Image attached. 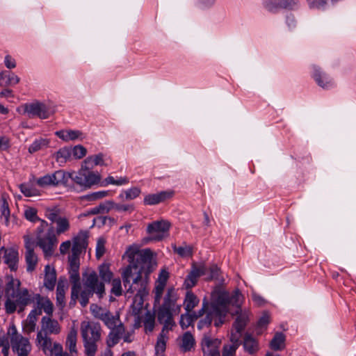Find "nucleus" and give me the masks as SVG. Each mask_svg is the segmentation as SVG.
I'll return each instance as SVG.
<instances>
[{"label":"nucleus","mask_w":356,"mask_h":356,"mask_svg":"<svg viewBox=\"0 0 356 356\" xmlns=\"http://www.w3.org/2000/svg\"><path fill=\"white\" fill-rule=\"evenodd\" d=\"M86 149L82 145H76L72 149V154L76 159H81L86 156Z\"/></svg>","instance_id":"774afa93"},{"label":"nucleus","mask_w":356,"mask_h":356,"mask_svg":"<svg viewBox=\"0 0 356 356\" xmlns=\"http://www.w3.org/2000/svg\"><path fill=\"white\" fill-rule=\"evenodd\" d=\"M44 286L49 290H54L56 282V273L54 268H51L49 265L44 268Z\"/></svg>","instance_id":"4be33fe9"},{"label":"nucleus","mask_w":356,"mask_h":356,"mask_svg":"<svg viewBox=\"0 0 356 356\" xmlns=\"http://www.w3.org/2000/svg\"><path fill=\"white\" fill-rule=\"evenodd\" d=\"M13 332L10 337V345L14 353H16L18 356H28L31 350V346L29 340L24 337L22 334H18L15 327L13 325L12 327Z\"/></svg>","instance_id":"1a4fd4ad"},{"label":"nucleus","mask_w":356,"mask_h":356,"mask_svg":"<svg viewBox=\"0 0 356 356\" xmlns=\"http://www.w3.org/2000/svg\"><path fill=\"white\" fill-rule=\"evenodd\" d=\"M109 211L110 206L108 204V202H106L105 203H101L98 206L90 209L88 213L92 215H96L99 213H108Z\"/></svg>","instance_id":"3c124183"},{"label":"nucleus","mask_w":356,"mask_h":356,"mask_svg":"<svg viewBox=\"0 0 356 356\" xmlns=\"http://www.w3.org/2000/svg\"><path fill=\"white\" fill-rule=\"evenodd\" d=\"M56 135L60 139L65 141L74 140L78 138L81 135V132L76 130H60L56 132Z\"/></svg>","instance_id":"2f4dec72"},{"label":"nucleus","mask_w":356,"mask_h":356,"mask_svg":"<svg viewBox=\"0 0 356 356\" xmlns=\"http://www.w3.org/2000/svg\"><path fill=\"white\" fill-rule=\"evenodd\" d=\"M221 341L204 334L202 340V350L205 356H220L219 348Z\"/></svg>","instance_id":"f8f14e48"},{"label":"nucleus","mask_w":356,"mask_h":356,"mask_svg":"<svg viewBox=\"0 0 356 356\" xmlns=\"http://www.w3.org/2000/svg\"><path fill=\"white\" fill-rule=\"evenodd\" d=\"M241 297H242V294L238 289L234 291L231 295L228 293L229 305H232L234 306L240 307Z\"/></svg>","instance_id":"6e6d98bb"},{"label":"nucleus","mask_w":356,"mask_h":356,"mask_svg":"<svg viewBox=\"0 0 356 356\" xmlns=\"http://www.w3.org/2000/svg\"><path fill=\"white\" fill-rule=\"evenodd\" d=\"M144 267H141L137 271L132 270L131 266H127L122 274L123 284L127 289V293H136V298L141 300L148 294L147 284L148 277H143Z\"/></svg>","instance_id":"7ed1b4c3"},{"label":"nucleus","mask_w":356,"mask_h":356,"mask_svg":"<svg viewBox=\"0 0 356 356\" xmlns=\"http://www.w3.org/2000/svg\"><path fill=\"white\" fill-rule=\"evenodd\" d=\"M195 343V339L192 334L189 332H186L181 337L180 348L183 352H188L194 347Z\"/></svg>","instance_id":"7c9ffc66"},{"label":"nucleus","mask_w":356,"mask_h":356,"mask_svg":"<svg viewBox=\"0 0 356 356\" xmlns=\"http://www.w3.org/2000/svg\"><path fill=\"white\" fill-rule=\"evenodd\" d=\"M38 316L35 311H31L24 323L23 330L25 333L29 334L35 331Z\"/></svg>","instance_id":"cd10ccee"},{"label":"nucleus","mask_w":356,"mask_h":356,"mask_svg":"<svg viewBox=\"0 0 356 356\" xmlns=\"http://www.w3.org/2000/svg\"><path fill=\"white\" fill-rule=\"evenodd\" d=\"M98 270L101 281L104 283L111 281L113 274L110 270L109 264H102L99 266Z\"/></svg>","instance_id":"473e14b6"},{"label":"nucleus","mask_w":356,"mask_h":356,"mask_svg":"<svg viewBox=\"0 0 356 356\" xmlns=\"http://www.w3.org/2000/svg\"><path fill=\"white\" fill-rule=\"evenodd\" d=\"M21 193L26 197H30L40 195V191L33 186L29 185L26 183L21 184L19 186Z\"/></svg>","instance_id":"58836bf2"},{"label":"nucleus","mask_w":356,"mask_h":356,"mask_svg":"<svg viewBox=\"0 0 356 356\" xmlns=\"http://www.w3.org/2000/svg\"><path fill=\"white\" fill-rule=\"evenodd\" d=\"M24 111L29 118L38 117L40 119H47L50 116V111L44 104L40 102L31 103L24 106Z\"/></svg>","instance_id":"9b49d317"},{"label":"nucleus","mask_w":356,"mask_h":356,"mask_svg":"<svg viewBox=\"0 0 356 356\" xmlns=\"http://www.w3.org/2000/svg\"><path fill=\"white\" fill-rule=\"evenodd\" d=\"M77 333L75 330H71L67 337L65 346L71 353H76Z\"/></svg>","instance_id":"f704fd0d"},{"label":"nucleus","mask_w":356,"mask_h":356,"mask_svg":"<svg viewBox=\"0 0 356 356\" xmlns=\"http://www.w3.org/2000/svg\"><path fill=\"white\" fill-rule=\"evenodd\" d=\"M207 274L206 275L205 280L210 281L213 280H218L220 275V268L216 265H212L209 268H207Z\"/></svg>","instance_id":"603ef678"},{"label":"nucleus","mask_w":356,"mask_h":356,"mask_svg":"<svg viewBox=\"0 0 356 356\" xmlns=\"http://www.w3.org/2000/svg\"><path fill=\"white\" fill-rule=\"evenodd\" d=\"M238 348L236 345H225L222 349V356H235Z\"/></svg>","instance_id":"338daca9"},{"label":"nucleus","mask_w":356,"mask_h":356,"mask_svg":"<svg viewBox=\"0 0 356 356\" xmlns=\"http://www.w3.org/2000/svg\"><path fill=\"white\" fill-rule=\"evenodd\" d=\"M36 341L40 344L44 353H47V351L51 353H52V342L47 335L44 334L42 332H38Z\"/></svg>","instance_id":"c756f323"},{"label":"nucleus","mask_w":356,"mask_h":356,"mask_svg":"<svg viewBox=\"0 0 356 356\" xmlns=\"http://www.w3.org/2000/svg\"><path fill=\"white\" fill-rule=\"evenodd\" d=\"M104 182L105 185L113 184L116 186H122L127 184L129 182V179L127 177H120L115 179L113 177L108 176L104 179Z\"/></svg>","instance_id":"49530a36"},{"label":"nucleus","mask_w":356,"mask_h":356,"mask_svg":"<svg viewBox=\"0 0 356 356\" xmlns=\"http://www.w3.org/2000/svg\"><path fill=\"white\" fill-rule=\"evenodd\" d=\"M166 348V341L165 340L164 332L159 334L155 346V350L156 354L163 353Z\"/></svg>","instance_id":"5fc2aeb1"},{"label":"nucleus","mask_w":356,"mask_h":356,"mask_svg":"<svg viewBox=\"0 0 356 356\" xmlns=\"http://www.w3.org/2000/svg\"><path fill=\"white\" fill-rule=\"evenodd\" d=\"M1 216L5 218L6 224L8 225L9 222L10 211L8 202L4 197H2L1 199Z\"/></svg>","instance_id":"09e8293b"},{"label":"nucleus","mask_w":356,"mask_h":356,"mask_svg":"<svg viewBox=\"0 0 356 356\" xmlns=\"http://www.w3.org/2000/svg\"><path fill=\"white\" fill-rule=\"evenodd\" d=\"M37 244L42 250L46 257L51 256L58 241L53 227H51L44 236L37 235Z\"/></svg>","instance_id":"9d476101"},{"label":"nucleus","mask_w":356,"mask_h":356,"mask_svg":"<svg viewBox=\"0 0 356 356\" xmlns=\"http://www.w3.org/2000/svg\"><path fill=\"white\" fill-rule=\"evenodd\" d=\"M111 163L109 156L103 153L88 156L85 161V167L87 169L92 168L95 165H108Z\"/></svg>","instance_id":"6ab92c4d"},{"label":"nucleus","mask_w":356,"mask_h":356,"mask_svg":"<svg viewBox=\"0 0 356 356\" xmlns=\"http://www.w3.org/2000/svg\"><path fill=\"white\" fill-rule=\"evenodd\" d=\"M49 140L44 138H40L35 140L29 147V152L30 153L36 152L43 147H47Z\"/></svg>","instance_id":"37998d69"},{"label":"nucleus","mask_w":356,"mask_h":356,"mask_svg":"<svg viewBox=\"0 0 356 356\" xmlns=\"http://www.w3.org/2000/svg\"><path fill=\"white\" fill-rule=\"evenodd\" d=\"M65 283L59 280L56 288V301L58 305L62 306L65 305Z\"/></svg>","instance_id":"ea45409f"},{"label":"nucleus","mask_w":356,"mask_h":356,"mask_svg":"<svg viewBox=\"0 0 356 356\" xmlns=\"http://www.w3.org/2000/svg\"><path fill=\"white\" fill-rule=\"evenodd\" d=\"M72 151L68 147H63L60 149L54 155L56 161L60 163V165L65 163L70 159Z\"/></svg>","instance_id":"c9c22d12"},{"label":"nucleus","mask_w":356,"mask_h":356,"mask_svg":"<svg viewBox=\"0 0 356 356\" xmlns=\"http://www.w3.org/2000/svg\"><path fill=\"white\" fill-rule=\"evenodd\" d=\"M129 265L132 270L137 271L142 264L150 263L152 259V252L149 249L134 250L131 248L127 252Z\"/></svg>","instance_id":"0eeeda50"},{"label":"nucleus","mask_w":356,"mask_h":356,"mask_svg":"<svg viewBox=\"0 0 356 356\" xmlns=\"http://www.w3.org/2000/svg\"><path fill=\"white\" fill-rule=\"evenodd\" d=\"M69 274L72 287H75L76 289H81L79 271H69Z\"/></svg>","instance_id":"13d9d810"},{"label":"nucleus","mask_w":356,"mask_h":356,"mask_svg":"<svg viewBox=\"0 0 356 356\" xmlns=\"http://www.w3.org/2000/svg\"><path fill=\"white\" fill-rule=\"evenodd\" d=\"M264 7L269 12L275 13L282 8L281 0H265L264 3Z\"/></svg>","instance_id":"a18cd8bd"},{"label":"nucleus","mask_w":356,"mask_h":356,"mask_svg":"<svg viewBox=\"0 0 356 356\" xmlns=\"http://www.w3.org/2000/svg\"><path fill=\"white\" fill-rule=\"evenodd\" d=\"M124 331V327L121 322L119 324H116L114 327H111L108 336L107 346L111 348L116 345L122 337Z\"/></svg>","instance_id":"aec40b11"},{"label":"nucleus","mask_w":356,"mask_h":356,"mask_svg":"<svg viewBox=\"0 0 356 356\" xmlns=\"http://www.w3.org/2000/svg\"><path fill=\"white\" fill-rule=\"evenodd\" d=\"M56 234L60 235L70 229V222L67 218H60L56 222Z\"/></svg>","instance_id":"a19ab883"},{"label":"nucleus","mask_w":356,"mask_h":356,"mask_svg":"<svg viewBox=\"0 0 356 356\" xmlns=\"http://www.w3.org/2000/svg\"><path fill=\"white\" fill-rule=\"evenodd\" d=\"M313 70L312 77L320 87L327 89L334 85L332 79L321 67L314 65Z\"/></svg>","instance_id":"2eb2a0df"},{"label":"nucleus","mask_w":356,"mask_h":356,"mask_svg":"<svg viewBox=\"0 0 356 356\" xmlns=\"http://www.w3.org/2000/svg\"><path fill=\"white\" fill-rule=\"evenodd\" d=\"M71 176V173L65 172L62 170H57L52 173L51 177H53L54 186L59 185L68 186Z\"/></svg>","instance_id":"b1692460"},{"label":"nucleus","mask_w":356,"mask_h":356,"mask_svg":"<svg viewBox=\"0 0 356 356\" xmlns=\"http://www.w3.org/2000/svg\"><path fill=\"white\" fill-rule=\"evenodd\" d=\"M108 204L110 206V210L114 209L117 211H128L129 213L134 210V204H118L111 201H108Z\"/></svg>","instance_id":"c03bdc74"},{"label":"nucleus","mask_w":356,"mask_h":356,"mask_svg":"<svg viewBox=\"0 0 356 356\" xmlns=\"http://www.w3.org/2000/svg\"><path fill=\"white\" fill-rule=\"evenodd\" d=\"M174 252L182 257H191L193 255V248L190 245L177 247L172 246Z\"/></svg>","instance_id":"de8ad7c7"},{"label":"nucleus","mask_w":356,"mask_h":356,"mask_svg":"<svg viewBox=\"0 0 356 356\" xmlns=\"http://www.w3.org/2000/svg\"><path fill=\"white\" fill-rule=\"evenodd\" d=\"M207 267L204 265L196 266L193 264L191 270L186 276L184 280V286L186 289H191L196 285L198 278L200 276L206 275L207 274Z\"/></svg>","instance_id":"ddd939ff"},{"label":"nucleus","mask_w":356,"mask_h":356,"mask_svg":"<svg viewBox=\"0 0 356 356\" xmlns=\"http://www.w3.org/2000/svg\"><path fill=\"white\" fill-rule=\"evenodd\" d=\"M99 318L109 329L114 327L116 324L120 322V315L118 314L114 316L110 312L102 313Z\"/></svg>","instance_id":"c85d7f7f"},{"label":"nucleus","mask_w":356,"mask_h":356,"mask_svg":"<svg viewBox=\"0 0 356 356\" xmlns=\"http://www.w3.org/2000/svg\"><path fill=\"white\" fill-rule=\"evenodd\" d=\"M38 211L33 207H29L24 211V217L26 220L35 222L40 220V218L37 215Z\"/></svg>","instance_id":"864d4df0"},{"label":"nucleus","mask_w":356,"mask_h":356,"mask_svg":"<svg viewBox=\"0 0 356 356\" xmlns=\"http://www.w3.org/2000/svg\"><path fill=\"white\" fill-rule=\"evenodd\" d=\"M141 191L138 187H133L125 191V197L127 200H134L139 196Z\"/></svg>","instance_id":"e2e57ef3"},{"label":"nucleus","mask_w":356,"mask_h":356,"mask_svg":"<svg viewBox=\"0 0 356 356\" xmlns=\"http://www.w3.org/2000/svg\"><path fill=\"white\" fill-rule=\"evenodd\" d=\"M243 348L246 352L252 355L259 350V343L249 333H245L243 338Z\"/></svg>","instance_id":"5701e85b"},{"label":"nucleus","mask_w":356,"mask_h":356,"mask_svg":"<svg viewBox=\"0 0 356 356\" xmlns=\"http://www.w3.org/2000/svg\"><path fill=\"white\" fill-rule=\"evenodd\" d=\"M193 321L192 317L186 312V314H181L179 324L183 330L188 328Z\"/></svg>","instance_id":"0e129e2a"},{"label":"nucleus","mask_w":356,"mask_h":356,"mask_svg":"<svg viewBox=\"0 0 356 356\" xmlns=\"http://www.w3.org/2000/svg\"><path fill=\"white\" fill-rule=\"evenodd\" d=\"M46 300V297H43L38 293L33 294V302H32L36 303L37 308L33 309L32 311H35L36 314L38 316L42 314V307H43V305L44 302V301H43V300Z\"/></svg>","instance_id":"8fccbe9b"},{"label":"nucleus","mask_w":356,"mask_h":356,"mask_svg":"<svg viewBox=\"0 0 356 356\" xmlns=\"http://www.w3.org/2000/svg\"><path fill=\"white\" fill-rule=\"evenodd\" d=\"M36 184L40 187H46L49 186H54V182L53 181V177L51 175H46L43 177L38 178L36 180Z\"/></svg>","instance_id":"bf43d9fd"},{"label":"nucleus","mask_w":356,"mask_h":356,"mask_svg":"<svg viewBox=\"0 0 356 356\" xmlns=\"http://www.w3.org/2000/svg\"><path fill=\"white\" fill-rule=\"evenodd\" d=\"M175 193L172 191H163L158 193H150L145 196L144 205H156L172 198Z\"/></svg>","instance_id":"4468645a"},{"label":"nucleus","mask_w":356,"mask_h":356,"mask_svg":"<svg viewBox=\"0 0 356 356\" xmlns=\"http://www.w3.org/2000/svg\"><path fill=\"white\" fill-rule=\"evenodd\" d=\"M60 327L58 322L56 320L52 319L49 316H43L41 320V330L45 335L47 334H57L60 332Z\"/></svg>","instance_id":"dca6fc26"},{"label":"nucleus","mask_w":356,"mask_h":356,"mask_svg":"<svg viewBox=\"0 0 356 356\" xmlns=\"http://www.w3.org/2000/svg\"><path fill=\"white\" fill-rule=\"evenodd\" d=\"M25 248V260L26 263V270L28 272H32L35 270V266L38 264V257L34 252V245L31 242L26 241Z\"/></svg>","instance_id":"a211bd4d"},{"label":"nucleus","mask_w":356,"mask_h":356,"mask_svg":"<svg viewBox=\"0 0 356 356\" xmlns=\"http://www.w3.org/2000/svg\"><path fill=\"white\" fill-rule=\"evenodd\" d=\"M61 210L58 206L48 207L45 209L44 216L53 222H56L60 217Z\"/></svg>","instance_id":"4c0bfd02"},{"label":"nucleus","mask_w":356,"mask_h":356,"mask_svg":"<svg viewBox=\"0 0 356 356\" xmlns=\"http://www.w3.org/2000/svg\"><path fill=\"white\" fill-rule=\"evenodd\" d=\"M88 232L85 230H81L77 236L74 238L73 243L76 244L78 246L82 247L85 249L88 247Z\"/></svg>","instance_id":"e433bc0d"},{"label":"nucleus","mask_w":356,"mask_h":356,"mask_svg":"<svg viewBox=\"0 0 356 356\" xmlns=\"http://www.w3.org/2000/svg\"><path fill=\"white\" fill-rule=\"evenodd\" d=\"M155 319L154 316L148 314L144 321L145 328L147 331L152 332L154 327Z\"/></svg>","instance_id":"69168bd1"},{"label":"nucleus","mask_w":356,"mask_h":356,"mask_svg":"<svg viewBox=\"0 0 356 356\" xmlns=\"http://www.w3.org/2000/svg\"><path fill=\"white\" fill-rule=\"evenodd\" d=\"M88 170L81 169L78 172L71 173L70 179L82 188H90L92 185L98 184L101 177L99 175Z\"/></svg>","instance_id":"423d86ee"},{"label":"nucleus","mask_w":356,"mask_h":356,"mask_svg":"<svg viewBox=\"0 0 356 356\" xmlns=\"http://www.w3.org/2000/svg\"><path fill=\"white\" fill-rule=\"evenodd\" d=\"M249 322L248 314L245 312H241L233 323V328L236 332L242 333Z\"/></svg>","instance_id":"bb28decb"},{"label":"nucleus","mask_w":356,"mask_h":356,"mask_svg":"<svg viewBox=\"0 0 356 356\" xmlns=\"http://www.w3.org/2000/svg\"><path fill=\"white\" fill-rule=\"evenodd\" d=\"M111 285L112 288L111 290V293L114 294L116 296H120L122 295V282L120 278H115L111 280Z\"/></svg>","instance_id":"052dcab7"},{"label":"nucleus","mask_w":356,"mask_h":356,"mask_svg":"<svg viewBox=\"0 0 356 356\" xmlns=\"http://www.w3.org/2000/svg\"><path fill=\"white\" fill-rule=\"evenodd\" d=\"M0 251H3L4 262L8 265L11 271H16L18 268V252L13 248L7 249L5 247L0 248Z\"/></svg>","instance_id":"f3484780"},{"label":"nucleus","mask_w":356,"mask_h":356,"mask_svg":"<svg viewBox=\"0 0 356 356\" xmlns=\"http://www.w3.org/2000/svg\"><path fill=\"white\" fill-rule=\"evenodd\" d=\"M175 307V300L170 298H165L162 305L159 307L157 318L159 323L163 324L162 332L172 330L175 323L172 317V311Z\"/></svg>","instance_id":"39448f33"},{"label":"nucleus","mask_w":356,"mask_h":356,"mask_svg":"<svg viewBox=\"0 0 356 356\" xmlns=\"http://www.w3.org/2000/svg\"><path fill=\"white\" fill-rule=\"evenodd\" d=\"M83 289H81L80 305L85 307L89 303V299L96 294L99 299L106 295L105 284L101 281L97 272L86 269L82 273Z\"/></svg>","instance_id":"f03ea898"},{"label":"nucleus","mask_w":356,"mask_h":356,"mask_svg":"<svg viewBox=\"0 0 356 356\" xmlns=\"http://www.w3.org/2000/svg\"><path fill=\"white\" fill-rule=\"evenodd\" d=\"M17 282V288H19L20 282L19 280H16ZM15 280L12 277L10 280L6 284V289H5V293L6 296L8 298H15V294L19 291V289H15Z\"/></svg>","instance_id":"79ce46f5"},{"label":"nucleus","mask_w":356,"mask_h":356,"mask_svg":"<svg viewBox=\"0 0 356 356\" xmlns=\"http://www.w3.org/2000/svg\"><path fill=\"white\" fill-rule=\"evenodd\" d=\"M16 303L19 307V312H22L24 307L33 302V296L29 294L28 289H24L18 291L15 296Z\"/></svg>","instance_id":"412c9836"},{"label":"nucleus","mask_w":356,"mask_h":356,"mask_svg":"<svg viewBox=\"0 0 356 356\" xmlns=\"http://www.w3.org/2000/svg\"><path fill=\"white\" fill-rule=\"evenodd\" d=\"M200 300L191 291H187L184 301V309L187 313L191 312L197 305Z\"/></svg>","instance_id":"a878e982"},{"label":"nucleus","mask_w":356,"mask_h":356,"mask_svg":"<svg viewBox=\"0 0 356 356\" xmlns=\"http://www.w3.org/2000/svg\"><path fill=\"white\" fill-rule=\"evenodd\" d=\"M108 194V192L106 191L94 192L90 194L85 195L84 199L88 201H95V200H99V199H102V198L107 196Z\"/></svg>","instance_id":"680f3d73"},{"label":"nucleus","mask_w":356,"mask_h":356,"mask_svg":"<svg viewBox=\"0 0 356 356\" xmlns=\"http://www.w3.org/2000/svg\"><path fill=\"white\" fill-rule=\"evenodd\" d=\"M170 223L167 220H156L148 225L147 232L149 241H161L168 236Z\"/></svg>","instance_id":"6e6552de"},{"label":"nucleus","mask_w":356,"mask_h":356,"mask_svg":"<svg viewBox=\"0 0 356 356\" xmlns=\"http://www.w3.org/2000/svg\"><path fill=\"white\" fill-rule=\"evenodd\" d=\"M81 334L86 355L95 356L97 351V343L101 340L100 325L94 322L84 321L81 325Z\"/></svg>","instance_id":"20e7f679"},{"label":"nucleus","mask_w":356,"mask_h":356,"mask_svg":"<svg viewBox=\"0 0 356 356\" xmlns=\"http://www.w3.org/2000/svg\"><path fill=\"white\" fill-rule=\"evenodd\" d=\"M228 293L221 292L216 298H213L211 302L204 298L202 301V307L197 312L196 318L206 316L201 319L197 323V327L202 329L204 327H209L214 322L216 327L221 326L225 322V318L228 312Z\"/></svg>","instance_id":"f257e3e1"},{"label":"nucleus","mask_w":356,"mask_h":356,"mask_svg":"<svg viewBox=\"0 0 356 356\" xmlns=\"http://www.w3.org/2000/svg\"><path fill=\"white\" fill-rule=\"evenodd\" d=\"M270 322V316L268 312H264L257 323L256 331L257 334H261L263 331L266 330Z\"/></svg>","instance_id":"72a5a7b5"},{"label":"nucleus","mask_w":356,"mask_h":356,"mask_svg":"<svg viewBox=\"0 0 356 356\" xmlns=\"http://www.w3.org/2000/svg\"><path fill=\"white\" fill-rule=\"evenodd\" d=\"M4 72L6 73V75L3 76V79L7 78L6 81V86H13L19 83L20 81V78L14 73L7 71H5Z\"/></svg>","instance_id":"4d7b16f0"},{"label":"nucleus","mask_w":356,"mask_h":356,"mask_svg":"<svg viewBox=\"0 0 356 356\" xmlns=\"http://www.w3.org/2000/svg\"><path fill=\"white\" fill-rule=\"evenodd\" d=\"M285 335L282 332H277L270 342V348L275 351L282 350L285 348Z\"/></svg>","instance_id":"393cba45"}]
</instances>
